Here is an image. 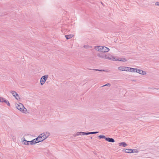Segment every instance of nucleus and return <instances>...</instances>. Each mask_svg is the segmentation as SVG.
Masks as SVG:
<instances>
[{"mask_svg":"<svg viewBox=\"0 0 159 159\" xmlns=\"http://www.w3.org/2000/svg\"><path fill=\"white\" fill-rule=\"evenodd\" d=\"M95 49L100 52H106L109 51V49L106 47L102 46H96L94 48Z\"/></svg>","mask_w":159,"mask_h":159,"instance_id":"nucleus-1","label":"nucleus"},{"mask_svg":"<svg viewBox=\"0 0 159 159\" xmlns=\"http://www.w3.org/2000/svg\"><path fill=\"white\" fill-rule=\"evenodd\" d=\"M16 108L21 112L25 113L27 111V109L25 107L23 104L19 103V104H15Z\"/></svg>","mask_w":159,"mask_h":159,"instance_id":"nucleus-2","label":"nucleus"},{"mask_svg":"<svg viewBox=\"0 0 159 159\" xmlns=\"http://www.w3.org/2000/svg\"><path fill=\"white\" fill-rule=\"evenodd\" d=\"M134 70H135L134 71H135V72L138 73L140 74L143 75H145L146 74V72L143 71L142 70H140L137 68H136L135 69H134Z\"/></svg>","mask_w":159,"mask_h":159,"instance_id":"nucleus-3","label":"nucleus"},{"mask_svg":"<svg viewBox=\"0 0 159 159\" xmlns=\"http://www.w3.org/2000/svg\"><path fill=\"white\" fill-rule=\"evenodd\" d=\"M21 140L22 141V143L23 144L26 145H29V142H30V141H27L26 140L25 138L24 137L22 138Z\"/></svg>","mask_w":159,"mask_h":159,"instance_id":"nucleus-4","label":"nucleus"},{"mask_svg":"<svg viewBox=\"0 0 159 159\" xmlns=\"http://www.w3.org/2000/svg\"><path fill=\"white\" fill-rule=\"evenodd\" d=\"M43 140H45V139L47 138L50 135V133L48 132H45L43 133Z\"/></svg>","mask_w":159,"mask_h":159,"instance_id":"nucleus-5","label":"nucleus"},{"mask_svg":"<svg viewBox=\"0 0 159 159\" xmlns=\"http://www.w3.org/2000/svg\"><path fill=\"white\" fill-rule=\"evenodd\" d=\"M135 150H132L131 149H125V152L128 153H131L134 152V151Z\"/></svg>","mask_w":159,"mask_h":159,"instance_id":"nucleus-6","label":"nucleus"},{"mask_svg":"<svg viewBox=\"0 0 159 159\" xmlns=\"http://www.w3.org/2000/svg\"><path fill=\"white\" fill-rule=\"evenodd\" d=\"M105 140L107 141L112 143H114L115 141L114 139L112 138H105Z\"/></svg>","mask_w":159,"mask_h":159,"instance_id":"nucleus-7","label":"nucleus"},{"mask_svg":"<svg viewBox=\"0 0 159 159\" xmlns=\"http://www.w3.org/2000/svg\"><path fill=\"white\" fill-rule=\"evenodd\" d=\"M43 134L42 133L40 134L39 136L36 138V139L38 140V139H39V141H43L44 140L43 139Z\"/></svg>","mask_w":159,"mask_h":159,"instance_id":"nucleus-8","label":"nucleus"},{"mask_svg":"<svg viewBox=\"0 0 159 159\" xmlns=\"http://www.w3.org/2000/svg\"><path fill=\"white\" fill-rule=\"evenodd\" d=\"M37 139L36 138L31 141H30V144L33 145V144L36 143H37Z\"/></svg>","mask_w":159,"mask_h":159,"instance_id":"nucleus-9","label":"nucleus"},{"mask_svg":"<svg viewBox=\"0 0 159 159\" xmlns=\"http://www.w3.org/2000/svg\"><path fill=\"white\" fill-rule=\"evenodd\" d=\"M48 75H45L41 77V78L42 79H43V80H44V82H45L46 81L47 79L48 78Z\"/></svg>","mask_w":159,"mask_h":159,"instance_id":"nucleus-10","label":"nucleus"},{"mask_svg":"<svg viewBox=\"0 0 159 159\" xmlns=\"http://www.w3.org/2000/svg\"><path fill=\"white\" fill-rule=\"evenodd\" d=\"M73 35L69 34L68 35H66L65 36L67 39H70L73 36Z\"/></svg>","mask_w":159,"mask_h":159,"instance_id":"nucleus-11","label":"nucleus"},{"mask_svg":"<svg viewBox=\"0 0 159 159\" xmlns=\"http://www.w3.org/2000/svg\"><path fill=\"white\" fill-rule=\"evenodd\" d=\"M10 93L12 94L14 97H16V95L17 94V93L14 91L11 90L10 91Z\"/></svg>","mask_w":159,"mask_h":159,"instance_id":"nucleus-12","label":"nucleus"},{"mask_svg":"<svg viewBox=\"0 0 159 159\" xmlns=\"http://www.w3.org/2000/svg\"><path fill=\"white\" fill-rule=\"evenodd\" d=\"M120 146H122L124 147H125L127 145V144L125 142H121L119 143Z\"/></svg>","mask_w":159,"mask_h":159,"instance_id":"nucleus-13","label":"nucleus"},{"mask_svg":"<svg viewBox=\"0 0 159 159\" xmlns=\"http://www.w3.org/2000/svg\"><path fill=\"white\" fill-rule=\"evenodd\" d=\"M118 61H121L123 62H125L127 60L125 58H121L117 59Z\"/></svg>","mask_w":159,"mask_h":159,"instance_id":"nucleus-14","label":"nucleus"},{"mask_svg":"<svg viewBox=\"0 0 159 159\" xmlns=\"http://www.w3.org/2000/svg\"><path fill=\"white\" fill-rule=\"evenodd\" d=\"M125 66H120L118 67V69L120 70L125 71Z\"/></svg>","mask_w":159,"mask_h":159,"instance_id":"nucleus-15","label":"nucleus"},{"mask_svg":"<svg viewBox=\"0 0 159 159\" xmlns=\"http://www.w3.org/2000/svg\"><path fill=\"white\" fill-rule=\"evenodd\" d=\"M105 55H102L100 53H98L97 54V56L100 57H102V58H104Z\"/></svg>","mask_w":159,"mask_h":159,"instance_id":"nucleus-16","label":"nucleus"},{"mask_svg":"<svg viewBox=\"0 0 159 159\" xmlns=\"http://www.w3.org/2000/svg\"><path fill=\"white\" fill-rule=\"evenodd\" d=\"M98 137L100 139H105V138H107L105 136L103 135H99Z\"/></svg>","mask_w":159,"mask_h":159,"instance_id":"nucleus-17","label":"nucleus"},{"mask_svg":"<svg viewBox=\"0 0 159 159\" xmlns=\"http://www.w3.org/2000/svg\"><path fill=\"white\" fill-rule=\"evenodd\" d=\"M110 60H113L114 61H118L117 59H116V58L113 57L112 56H111V59Z\"/></svg>","mask_w":159,"mask_h":159,"instance_id":"nucleus-18","label":"nucleus"},{"mask_svg":"<svg viewBox=\"0 0 159 159\" xmlns=\"http://www.w3.org/2000/svg\"><path fill=\"white\" fill-rule=\"evenodd\" d=\"M135 69L136 68L129 67V71H130V72H135V71H134V70H134V69Z\"/></svg>","mask_w":159,"mask_h":159,"instance_id":"nucleus-19","label":"nucleus"},{"mask_svg":"<svg viewBox=\"0 0 159 159\" xmlns=\"http://www.w3.org/2000/svg\"><path fill=\"white\" fill-rule=\"evenodd\" d=\"M5 100V99L4 98L0 97V102H4Z\"/></svg>","mask_w":159,"mask_h":159,"instance_id":"nucleus-20","label":"nucleus"},{"mask_svg":"<svg viewBox=\"0 0 159 159\" xmlns=\"http://www.w3.org/2000/svg\"><path fill=\"white\" fill-rule=\"evenodd\" d=\"M45 82H44L43 79H42L41 78L40 83L41 85H43L45 83Z\"/></svg>","mask_w":159,"mask_h":159,"instance_id":"nucleus-21","label":"nucleus"},{"mask_svg":"<svg viewBox=\"0 0 159 159\" xmlns=\"http://www.w3.org/2000/svg\"><path fill=\"white\" fill-rule=\"evenodd\" d=\"M15 97L17 100H19L20 99L19 95L17 93L16 95V97Z\"/></svg>","mask_w":159,"mask_h":159,"instance_id":"nucleus-22","label":"nucleus"},{"mask_svg":"<svg viewBox=\"0 0 159 159\" xmlns=\"http://www.w3.org/2000/svg\"><path fill=\"white\" fill-rule=\"evenodd\" d=\"M82 135H88V134H89V132H82Z\"/></svg>","mask_w":159,"mask_h":159,"instance_id":"nucleus-23","label":"nucleus"},{"mask_svg":"<svg viewBox=\"0 0 159 159\" xmlns=\"http://www.w3.org/2000/svg\"><path fill=\"white\" fill-rule=\"evenodd\" d=\"M4 102L6 103L8 106L9 107L10 106V103H9V101L8 100H5Z\"/></svg>","mask_w":159,"mask_h":159,"instance_id":"nucleus-24","label":"nucleus"},{"mask_svg":"<svg viewBox=\"0 0 159 159\" xmlns=\"http://www.w3.org/2000/svg\"><path fill=\"white\" fill-rule=\"evenodd\" d=\"M104 58L106 59L110 60V59H111V57H109L107 55H105Z\"/></svg>","mask_w":159,"mask_h":159,"instance_id":"nucleus-25","label":"nucleus"},{"mask_svg":"<svg viewBox=\"0 0 159 159\" xmlns=\"http://www.w3.org/2000/svg\"><path fill=\"white\" fill-rule=\"evenodd\" d=\"M76 134L77 136L79 135H82V132H78L76 133Z\"/></svg>","mask_w":159,"mask_h":159,"instance_id":"nucleus-26","label":"nucleus"},{"mask_svg":"<svg viewBox=\"0 0 159 159\" xmlns=\"http://www.w3.org/2000/svg\"><path fill=\"white\" fill-rule=\"evenodd\" d=\"M93 70H96V71H104L107 72V70L105 71L104 70H98V69H93Z\"/></svg>","mask_w":159,"mask_h":159,"instance_id":"nucleus-27","label":"nucleus"},{"mask_svg":"<svg viewBox=\"0 0 159 159\" xmlns=\"http://www.w3.org/2000/svg\"><path fill=\"white\" fill-rule=\"evenodd\" d=\"M98 133V132H89L90 134H96Z\"/></svg>","mask_w":159,"mask_h":159,"instance_id":"nucleus-28","label":"nucleus"},{"mask_svg":"<svg viewBox=\"0 0 159 159\" xmlns=\"http://www.w3.org/2000/svg\"><path fill=\"white\" fill-rule=\"evenodd\" d=\"M124 69H125V71H129V67L125 66Z\"/></svg>","mask_w":159,"mask_h":159,"instance_id":"nucleus-29","label":"nucleus"},{"mask_svg":"<svg viewBox=\"0 0 159 159\" xmlns=\"http://www.w3.org/2000/svg\"><path fill=\"white\" fill-rule=\"evenodd\" d=\"M110 86H111V84H110L107 83V84H105V85L102 86V87H104V86H107L110 87Z\"/></svg>","mask_w":159,"mask_h":159,"instance_id":"nucleus-30","label":"nucleus"},{"mask_svg":"<svg viewBox=\"0 0 159 159\" xmlns=\"http://www.w3.org/2000/svg\"><path fill=\"white\" fill-rule=\"evenodd\" d=\"M155 5L159 6V2H157L155 3Z\"/></svg>","mask_w":159,"mask_h":159,"instance_id":"nucleus-31","label":"nucleus"},{"mask_svg":"<svg viewBox=\"0 0 159 159\" xmlns=\"http://www.w3.org/2000/svg\"><path fill=\"white\" fill-rule=\"evenodd\" d=\"M88 46H87V45H84V48H88Z\"/></svg>","mask_w":159,"mask_h":159,"instance_id":"nucleus-32","label":"nucleus"},{"mask_svg":"<svg viewBox=\"0 0 159 159\" xmlns=\"http://www.w3.org/2000/svg\"><path fill=\"white\" fill-rule=\"evenodd\" d=\"M77 135H76V134H73V136L74 137H75Z\"/></svg>","mask_w":159,"mask_h":159,"instance_id":"nucleus-33","label":"nucleus"},{"mask_svg":"<svg viewBox=\"0 0 159 159\" xmlns=\"http://www.w3.org/2000/svg\"><path fill=\"white\" fill-rule=\"evenodd\" d=\"M39 139H38V140H37V143L41 141H39Z\"/></svg>","mask_w":159,"mask_h":159,"instance_id":"nucleus-34","label":"nucleus"},{"mask_svg":"<svg viewBox=\"0 0 159 159\" xmlns=\"http://www.w3.org/2000/svg\"><path fill=\"white\" fill-rule=\"evenodd\" d=\"M154 89H156V90H159V89H158V88H155Z\"/></svg>","mask_w":159,"mask_h":159,"instance_id":"nucleus-35","label":"nucleus"},{"mask_svg":"<svg viewBox=\"0 0 159 159\" xmlns=\"http://www.w3.org/2000/svg\"><path fill=\"white\" fill-rule=\"evenodd\" d=\"M101 3L102 5H103V3L102 2H101Z\"/></svg>","mask_w":159,"mask_h":159,"instance_id":"nucleus-36","label":"nucleus"},{"mask_svg":"<svg viewBox=\"0 0 159 159\" xmlns=\"http://www.w3.org/2000/svg\"><path fill=\"white\" fill-rule=\"evenodd\" d=\"M134 152H136L135 151H135H134Z\"/></svg>","mask_w":159,"mask_h":159,"instance_id":"nucleus-37","label":"nucleus"},{"mask_svg":"<svg viewBox=\"0 0 159 159\" xmlns=\"http://www.w3.org/2000/svg\"><path fill=\"white\" fill-rule=\"evenodd\" d=\"M91 139H92V137H91Z\"/></svg>","mask_w":159,"mask_h":159,"instance_id":"nucleus-38","label":"nucleus"}]
</instances>
